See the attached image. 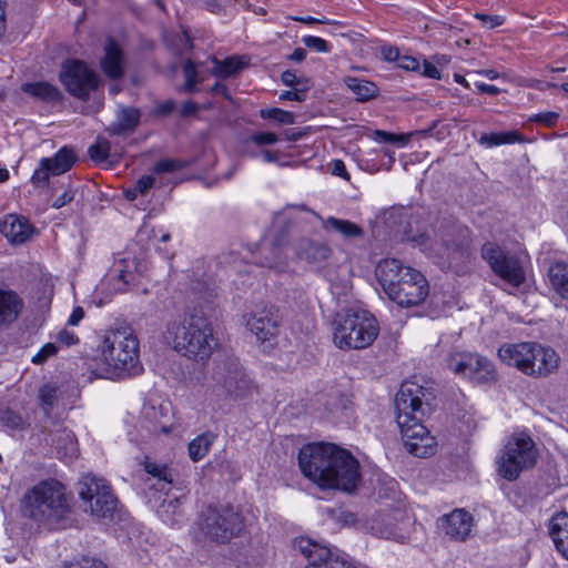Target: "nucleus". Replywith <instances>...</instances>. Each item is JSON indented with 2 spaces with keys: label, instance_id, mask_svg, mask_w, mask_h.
Masks as SVG:
<instances>
[{
  "label": "nucleus",
  "instance_id": "c756f323",
  "mask_svg": "<svg viewBox=\"0 0 568 568\" xmlns=\"http://www.w3.org/2000/svg\"><path fill=\"white\" fill-rule=\"evenodd\" d=\"M548 275L554 291L561 298L568 301V264L564 262L554 263L549 267Z\"/></svg>",
  "mask_w": 568,
  "mask_h": 568
},
{
  "label": "nucleus",
  "instance_id": "393cba45",
  "mask_svg": "<svg viewBox=\"0 0 568 568\" xmlns=\"http://www.w3.org/2000/svg\"><path fill=\"white\" fill-rule=\"evenodd\" d=\"M140 111L135 108H121L116 119L110 125V132L114 135H122L135 131L140 122Z\"/></svg>",
  "mask_w": 568,
  "mask_h": 568
},
{
  "label": "nucleus",
  "instance_id": "e433bc0d",
  "mask_svg": "<svg viewBox=\"0 0 568 568\" xmlns=\"http://www.w3.org/2000/svg\"><path fill=\"white\" fill-rule=\"evenodd\" d=\"M374 140L381 143L396 144L398 146H404L408 143L412 133L409 134H395L392 132L375 130L373 133Z\"/></svg>",
  "mask_w": 568,
  "mask_h": 568
},
{
  "label": "nucleus",
  "instance_id": "052dcab7",
  "mask_svg": "<svg viewBox=\"0 0 568 568\" xmlns=\"http://www.w3.org/2000/svg\"><path fill=\"white\" fill-rule=\"evenodd\" d=\"M332 173L334 175H336V176H341V178L346 179V180L349 179V176L347 174V171H346L345 163L342 160H334L333 161Z\"/></svg>",
  "mask_w": 568,
  "mask_h": 568
},
{
  "label": "nucleus",
  "instance_id": "338daca9",
  "mask_svg": "<svg viewBox=\"0 0 568 568\" xmlns=\"http://www.w3.org/2000/svg\"><path fill=\"white\" fill-rule=\"evenodd\" d=\"M143 414L149 417L151 422L153 420L154 423L162 425V423L156 419V416L160 414V412L154 406H144Z\"/></svg>",
  "mask_w": 568,
  "mask_h": 568
},
{
  "label": "nucleus",
  "instance_id": "680f3d73",
  "mask_svg": "<svg viewBox=\"0 0 568 568\" xmlns=\"http://www.w3.org/2000/svg\"><path fill=\"white\" fill-rule=\"evenodd\" d=\"M61 568H91L88 564H85V556L74 558L70 561L63 562Z\"/></svg>",
  "mask_w": 568,
  "mask_h": 568
},
{
  "label": "nucleus",
  "instance_id": "37998d69",
  "mask_svg": "<svg viewBox=\"0 0 568 568\" xmlns=\"http://www.w3.org/2000/svg\"><path fill=\"white\" fill-rule=\"evenodd\" d=\"M278 135L274 132L260 131L250 136V141L256 146L272 145L278 142Z\"/></svg>",
  "mask_w": 568,
  "mask_h": 568
},
{
  "label": "nucleus",
  "instance_id": "79ce46f5",
  "mask_svg": "<svg viewBox=\"0 0 568 568\" xmlns=\"http://www.w3.org/2000/svg\"><path fill=\"white\" fill-rule=\"evenodd\" d=\"M183 73H184V78H185V84H184L185 91L194 92L196 90L197 71H196L195 64L191 60H187L184 63Z\"/></svg>",
  "mask_w": 568,
  "mask_h": 568
},
{
  "label": "nucleus",
  "instance_id": "603ef678",
  "mask_svg": "<svg viewBox=\"0 0 568 568\" xmlns=\"http://www.w3.org/2000/svg\"><path fill=\"white\" fill-rule=\"evenodd\" d=\"M288 19L304 24H342L341 22L337 21H331L328 19H317L314 17L290 16Z\"/></svg>",
  "mask_w": 568,
  "mask_h": 568
},
{
  "label": "nucleus",
  "instance_id": "13d9d810",
  "mask_svg": "<svg viewBox=\"0 0 568 568\" xmlns=\"http://www.w3.org/2000/svg\"><path fill=\"white\" fill-rule=\"evenodd\" d=\"M84 310L81 306H75L70 314L67 324L70 326H77L84 318Z\"/></svg>",
  "mask_w": 568,
  "mask_h": 568
},
{
  "label": "nucleus",
  "instance_id": "7ed1b4c3",
  "mask_svg": "<svg viewBox=\"0 0 568 568\" xmlns=\"http://www.w3.org/2000/svg\"><path fill=\"white\" fill-rule=\"evenodd\" d=\"M105 376L124 378L143 372L140 359V343L130 327L106 329L99 345Z\"/></svg>",
  "mask_w": 568,
  "mask_h": 568
},
{
  "label": "nucleus",
  "instance_id": "3c124183",
  "mask_svg": "<svg viewBox=\"0 0 568 568\" xmlns=\"http://www.w3.org/2000/svg\"><path fill=\"white\" fill-rule=\"evenodd\" d=\"M155 178L152 175H143L141 176L135 185V190L140 192L141 195H145L154 185Z\"/></svg>",
  "mask_w": 568,
  "mask_h": 568
},
{
  "label": "nucleus",
  "instance_id": "f704fd0d",
  "mask_svg": "<svg viewBox=\"0 0 568 568\" xmlns=\"http://www.w3.org/2000/svg\"><path fill=\"white\" fill-rule=\"evenodd\" d=\"M258 115L261 119L272 120L278 125H291L295 123L294 113L278 108L261 109Z\"/></svg>",
  "mask_w": 568,
  "mask_h": 568
},
{
  "label": "nucleus",
  "instance_id": "a878e982",
  "mask_svg": "<svg viewBox=\"0 0 568 568\" xmlns=\"http://www.w3.org/2000/svg\"><path fill=\"white\" fill-rule=\"evenodd\" d=\"M21 307L22 301L14 292L0 290V326L12 323Z\"/></svg>",
  "mask_w": 568,
  "mask_h": 568
},
{
  "label": "nucleus",
  "instance_id": "58836bf2",
  "mask_svg": "<svg viewBox=\"0 0 568 568\" xmlns=\"http://www.w3.org/2000/svg\"><path fill=\"white\" fill-rule=\"evenodd\" d=\"M145 470L153 477L158 478L159 485L161 486L160 489H164L165 486H169L172 483L171 473L164 466L148 462L145 464Z\"/></svg>",
  "mask_w": 568,
  "mask_h": 568
},
{
  "label": "nucleus",
  "instance_id": "f3484780",
  "mask_svg": "<svg viewBox=\"0 0 568 568\" xmlns=\"http://www.w3.org/2000/svg\"><path fill=\"white\" fill-rule=\"evenodd\" d=\"M77 161L72 149L61 148L55 154L42 158L33 171L30 182L36 189H44L50 184L52 176L68 172Z\"/></svg>",
  "mask_w": 568,
  "mask_h": 568
},
{
  "label": "nucleus",
  "instance_id": "0e129e2a",
  "mask_svg": "<svg viewBox=\"0 0 568 568\" xmlns=\"http://www.w3.org/2000/svg\"><path fill=\"white\" fill-rule=\"evenodd\" d=\"M476 87L479 92L487 93L489 95H497L500 92V90L497 87L491 85V84H486L483 82L476 83Z\"/></svg>",
  "mask_w": 568,
  "mask_h": 568
},
{
  "label": "nucleus",
  "instance_id": "c85d7f7f",
  "mask_svg": "<svg viewBox=\"0 0 568 568\" xmlns=\"http://www.w3.org/2000/svg\"><path fill=\"white\" fill-rule=\"evenodd\" d=\"M345 85L355 94L356 100L366 102L376 98L379 93L378 87L368 80L359 79L356 77H345Z\"/></svg>",
  "mask_w": 568,
  "mask_h": 568
},
{
  "label": "nucleus",
  "instance_id": "6e6552de",
  "mask_svg": "<svg viewBox=\"0 0 568 568\" xmlns=\"http://www.w3.org/2000/svg\"><path fill=\"white\" fill-rule=\"evenodd\" d=\"M436 397L433 384L404 381L395 399L397 426H423L436 406Z\"/></svg>",
  "mask_w": 568,
  "mask_h": 568
},
{
  "label": "nucleus",
  "instance_id": "ea45409f",
  "mask_svg": "<svg viewBox=\"0 0 568 568\" xmlns=\"http://www.w3.org/2000/svg\"><path fill=\"white\" fill-rule=\"evenodd\" d=\"M186 166L187 163L185 161L176 159H163L155 163V165L153 166V172L159 174L170 173L183 170Z\"/></svg>",
  "mask_w": 568,
  "mask_h": 568
},
{
  "label": "nucleus",
  "instance_id": "a18cd8bd",
  "mask_svg": "<svg viewBox=\"0 0 568 568\" xmlns=\"http://www.w3.org/2000/svg\"><path fill=\"white\" fill-rule=\"evenodd\" d=\"M308 89H310V82H308V80H305V85H303L301 88H297V89H294V90L283 91L280 94V100L281 101L303 102L305 100V98H306L305 92Z\"/></svg>",
  "mask_w": 568,
  "mask_h": 568
},
{
  "label": "nucleus",
  "instance_id": "dca6fc26",
  "mask_svg": "<svg viewBox=\"0 0 568 568\" xmlns=\"http://www.w3.org/2000/svg\"><path fill=\"white\" fill-rule=\"evenodd\" d=\"M247 329L260 343L273 342L281 328L282 317L275 306H256L243 316Z\"/></svg>",
  "mask_w": 568,
  "mask_h": 568
},
{
  "label": "nucleus",
  "instance_id": "2eb2a0df",
  "mask_svg": "<svg viewBox=\"0 0 568 568\" xmlns=\"http://www.w3.org/2000/svg\"><path fill=\"white\" fill-rule=\"evenodd\" d=\"M481 256L494 273L513 288L517 290L525 282L526 274L519 258L507 254L498 245L486 243Z\"/></svg>",
  "mask_w": 568,
  "mask_h": 568
},
{
  "label": "nucleus",
  "instance_id": "39448f33",
  "mask_svg": "<svg viewBox=\"0 0 568 568\" xmlns=\"http://www.w3.org/2000/svg\"><path fill=\"white\" fill-rule=\"evenodd\" d=\"M204 386L212 402L243 399L254 389L240 359L233 355H219L213 359Z\"/></svg>",
  "mask_w": 568,
  "mask_h": 568
},
{
  "label": "nucleus",
  "instance_id": "a211bd4d",
  "mask_svg": "<svg viewBox=\"0 0 568 568\" xmlns=\"http://www.w3.org/2000/svg\"><path fill=\"white\" fill-rule=\"evenodd\" d=\"M295 548L306 558L304 568H345L348 561L334 555L329 548L308 538H298Z\"/></svg>",
  "mask_w": 568,
  "mask_h": 568
},
{
  "label": "nucleus",
  "instance_id": "72a5a7b5",
  "mask_svg": "<svg viewBox=\"0 0 568 568\" xmlns=\"http://www.w3.org/2000/svg\"><path fill=\"white\" fill-rule=\"evenodd\" d=\"M213 440L214 435L211 432H206L194 438L189 445L191 459L194 462L202 459L207 454Z\"/></svg>",
  "mask_w": 568,
  "mask_h": 568
},
{
  "label": "nucleus",
  "instance_id": "774afa93",
  "mask_svg": "<svg viewBox=\"0 0 568 568\" xmlns=\"http://www.w3.org/2000/svg\"><path fill=\"white\" fill-rule=\"evenodd\" d=\"M262 156L265 162L276 163L280 160V153L277 151L264 150Z\"/></svg>",
  "mask_w": 568,
  "mask_h": 568
},
{
  "label": "nucleus",
  "instance_id": "2f4dec72",
  "mask_svg": "<svg viewBox=\"0 0 568 568\" xmlns=\"http://www.w3.org/2000/svg\"><path fill=\"white\" fill-rule=\"evenodd\" d=\"M213 63L212 73L219 78L231 77L245 67V62L236 57L226 58L223 61L214 59Z\"/></svg>",
  "mask_w": 568,
  "mask_h": 568
},
{
  "label": "nucleus",
  "instance_id": "bf43d9fd",
  "mask_svg": "<svg viewBox=\"0 0 568 568\" xmlns=\"http://www.w3.org/2000/svg\"><path fill=\"white\" fill-rule=\"evenodd\" d=\"M179 504H180V499L178 497L165 498L161 505V511L162 513L172 511L174 514L176 511Z\"/></svg>",
  "mask_w": 568,
  "mask_h": 568
},
{
  "label": "nucleus",
  "instance_id": "69168bd1",
  "mask_svg": "<svg viewBox=\"0 0 568 568\" xmlns=\"http://www.w3.org/2000/svg\"><path fill=\"white\" fill-rule=\"evenodd\" d=\"M413 242H415L418 246L423 248V251H426L429 248L428 242L430 241V237L426 233H422L417 236H414L412 239Z\"/></svg>",
  "mask_w": 568,
  "mask_h": 568
},
{
  "label": "nucleus",
  "instance_id": "4c0bfd02",
  "mask_svg": "<svg viewBox=\"0 0 568 568\" xmlns=\"http://www.w3.org/2000/svg\"><path fill=\"white\" fill-rule=\"evenodd\" d=\"M110 151V142L104 139H98L97 142L89 148L88 154L92 161L101 163L108 160Z\"/></svg>",
  "mask_w": 568,
  "mask_h": 568
},
{
  "label": "nucleus",
  "instance_id": "e2e57ef3",
  "mask_svg": "<svg viewBox=\"0 0 568 568\" xmlns=\"http://www.w3.org/2000/svg\"><path fill=\"white\" fill-rule=\"evenodd\" d=\"M173 110H174V102L165 101L156 106L155 114L164 116V115L170 114Z\"/></svg>",
  "mask_w": 568,
  "mask_h": 568
},
{
  "label": "nucleus",
  "instance_id": "412c9836",
  "mask_svg": "<svg viewBox=\"0 0 568 568\" xmlns=\"http://www.w3.org/2000/svg\"><path fill=\"white\" fill-rule=\"evenodd\" d=\"M0 232L12 244H22L30 240L34 227L28 219L10 214L0 223Z\"/></svg>",
  "mask_w": 568,
  "mask_h": 568
},
{
  "label": "nucleus",
  "instance_id": "aec40b11",
  "mask_svg": "<svg viewBox=\"0 0 568 568\" xmlns=\"http://www.w3.org/2000/svg\"><path fill=\"white\" fill-rule=\"evenodd\" d=\"M474 518L470 513L457 508L440 518V527L449 538L463 541L471 531Z\"/></svg>",
  "mask_w": 568,
  "mask_h": 568
},
{
  "label": "nucleus",
  "instance_id": "0eeeda50",
  "mask_svg": "<svg viewBox=\"0 0 568 568\" xmlns=\"http://www.w3.org/2000/svg\"><path fill=\"white\" fill-rule=\"evenodd\" d=\"M499 359L534 378H545L559 365L558 354L536 342L505 343L498 349Z\"/></svg>",
  "mask_w": 568,
  "mask_h": 568
},
{
  "label": "nucleus",
  "instance_id": "20e7f679",
  "mask_svg": "<svg viewBox=\"0 0 568 568\" xmlns=\"http://www.w3.org/2000/svg\"><path fill=\"white\" fill-rule=\"evenodd\" d=\"M377 281L386 295L403 307L418 305L428 295L426 277L396 258H385L376 267Z\"/></svg>",
  "mask_w": 568,
  "mask_h": 568
},
{
  "label": "nucleus",
  "instance_id": "49530a36",
  "mask_svg": "<svg viewBox=\"0 0 568 568\" xmlns=\"http://www.w3.org/2000/svg\"><path fill=\"white\" fill-rule=\"evenodd\" d=\"M55 341L63 346H72L79 344V336L68 328H63L55 334Z\"/></svg>",
  "mask_w": 568,
  "mask_h": 568
},
{
  "label": "nucleus",
  "instance_id": "4d7b16f0",
  "mask_svg": "<svg viewBox=\"0 0 568 568\" xmlns=\"http://www.w3.org/2000/svg\"><path fill=\"white\" fill-rule=\"evenodd\" d=\"M422 74L429 79L439 80L442 78L439 70L427 60H424Z\"/></svg>",
  "mask_w": 568,
  "mask_h": 568
},
{
  "label": "nucleus",
  "instance_id": "bb28decb",
  "mask_svg": "<svg viewBox=\"0 0 568 568\" xmlns=\"http://www.w3.org/2000/svg\"><path fill=\"white\" fill-rule=\"evenodd\" d=\"M21 90L44 102H59L62 99L61 91L55 85L45 81L23 83Z\"/></svg>",
  "mask_w": 568,
  "mask_h": 568
},
{
  "label": "nucleus",
  "instance_id": "5701e85b",
  "mask_svg": "<svg viewBox=\"0 0 568 568\" xmlns=\"http://www.w3.org/2000/svg\"><path fill=\"white\" fill-rule=\"evenodd\" d=\"M332 254L333 250L328 244L315 241L303 242L298 250L301 258L318 266L324 265Z\"/></svg>",
  "mask_w": 568,
  "mask_h": 568
},
{
  "label": "nucleus",
  "instance_id": "de8ad7c7",
  "mask_svg": "<svg viewBox=\"0 0 568 568\" xmlns=\"http://www.w3.org/2000/svg\"><path fill=\"white\" fill-rule=\"evenodd\" d=\"M558 119H559V114L557 112L547 111V112H542V113H538V114L534 115L530 120L535 121L537 123H541L548 128H551L556 124Z\"/></svg>",
  "mask_w": 568,
  "mask_h": 568
},
{
  "label": "nucleus",
  "instance_id": "4be33fe9",
  "mask_svg": "<svg viewBox=\"0 0 568 568\" xmlns=\"http://www.w3.org/2000/svg\"><path fill=\"white\" fill-rule=\"evenodd\" d=\"M123 51L118 43L109 39L104 45V57L101 60V69L111 79H120L124 74Z\"/></svg>",
  "mask_w": 568,
  "mask_h": 568
},
{
  "label": "nucleus",
  "instance_id": "f03ea898",
  "mask_svg": "<svg viewBox=\"0 0 568 568\" xmlns=\"http://www.w3.org/2000/svg\"><path fill=\"white\" fill-rule=\"evenodd\" d=\"M164 338L178 353L194 361H206L216 346L212 325L201 313H185L169 321Z\"/></svg>",
  "mask_w": 568,
  "mask_h": 568
},
{
  "label": "nucleus",
  "instance_id": "6e6d98bb",
  "mask_svg": "<svg viewBox=\"0 0 568 568\" xmlns=\"http://www.w3.org/2000/svg\"><path fill=\"white\" fill-rule=\"evenodd\" d=\"M74 199V192L71 190V189H68L65 190L60 196H58L53 203H52V207L54 209H61L63 207L64 205L69 204L70 202H72Z\"/></svg>",
  "mask_w": 568,
  "mask_h": 568
},
{
  "label": "nucleus",
  "instance_id": "4468645a",
  "mask_svg": "<svg viewBox=\"0 0 568 568\" xmlns=\"http://www.w3.org/2000/svg\"><path fill=\"white\" fill-rule=\"evenodd\" d=\"M446 366L454 374L467 377L478 384H486L496 379L494 364L486 357L468 352L450 353Z\"/></svg>",
  "mask_w": 568,
  "mask_h": 568
},
{
  "label": "nucleus",
  "instance_id": "cd10ccee",
  "mask_svg": "<svg viewBox=\"0 0 568 568\" xmlns=\"http://www.w3.org/2000/svg\"><path fill=\"white\" fill-rule=\"evenodd\" d=\"M412 521L408 517L400 516L396 524L390 520L385 523L382 527L376 528V532L379 537L386 539H393L398 542H404L409 539Z\"/></svg>",
  "mask_w": 568,
  "mask_h": 568
},
{
  "label": "nucleus",
  "instance_id": "c9c22d12",
  "mask_svg": "<svg viewBox=\"0 0 568 568\" xmlns=\"http://www.w3.org/2000/svg\"><path fill=\"white\" fill-rule=\"evenodd\" d=\"M58 390L53 384H45L39 390L40 405L47 415L58 403Z\"/></svg>",
  "mask_w": 568,
  "mask_h": 568
},
{
  "label": "nucleus",
  "instance_id": "7c9ffc66",
  "mask_svg": "<svg viewBox=\"0 0 568 568\" xmlns=\"http://www.w3.org/2000/svg\"><path fill=\"white\" fill-rule=\"evenodd\" d=\"M323 227L325 230H334L345 239H359L363 237V229L348 220H342L334 216H329L323 221Z\"/></svg>",
  "mask_w": 568,
  "mask_h": 568
},
{
  "label": "nucleus",
  "instance_id": "5fc2aeb1",
  "mask_svg": "<svg viewBox=\"0 0 568 568\" xmlns=\"http://www.w3.org/2000/svg\"><path fill=\"white\" fill-rule=\"evenodd\" d=\"M381 54L385 61L394 62L399 60L400 53L397 47L383 45L381 48Z\"/></svg>",
  "mask_w": 568,
  "mask_h": 568
},
{
  "label": "nucleus",
  "instance_id": "6ab92c4d",
  "mask_svg": "<svg viewBox=\"0 0 568 568\" xmlns=\"http://www.w3.org/2000/svg\"><path fill=\"white\" fill-rule=\"evenodd\" d=\"M400 430L404 446L409 454L420 458L435 454L437 439L429 428H400Z\"/></svg>",
  "mask_w": 568,
  "mask_h": 568
},
{
  "label": "nucleus",
  "instance_id": "c03bdc74",
  "mask_svg": "<svg viewBox=\"0 0 568 568\" xmlns=\"http://www.w3.org/2000/svg\"><path fill=\"white\" fill-rule=\"evenodd\" d=\"M59 348L54 343H47L40 351L32 357L31 362L34 365H41L47 362L50 357L57 355Z\"/></svg>",
  "mask_w": 568,
  "mask_h": 568
},
{
  "label": "nucleus",
  "instance_id": "423d86ee",
  "mask_svg": "<svg viewBox=\"0 0 568 568\" xmlns=\"http://www.w3.org/2000/svg\"><path fill=\"white\" fill-rule=\"evenodd\" d=\"M23 515L39 524L53 526L70 513L65 487L58 480H42L22 498Z\"/></svg>",
  "mask_w": 568,
  "mask_h": 568
},
{
  "label": "nucleus",
  "instance_id": "a19ab883",
  "mask_svg": "<svg viewBox=\"0 0 568 568\" xmlns=\"http://www.w3.org/2000/svg\"><path fill=\"white\" fill-rule=\"evenodd\" d=\"M302 41L306 48L316 52L328 53L332 50V45L325 39L320 37L305 36Z\"/></svg>",
  "mask_w": 568,
  "mask_h": 568
},
{
  "label": "nucleus",
  "instance_id": "9d476101",
  "mask_svg": "<svg viewBox=\"0 0 568 568\" xmlns=\"http://www.w3.org/2000/svg\"><path fill=\"white\" fill-rule=\"evenodd\" d=\"M538 450L535 442L524 432L515 433L508 437L496 456L497 473L511 481L520 473L535 466Z\"/></svg>",
  "mask_w": 568,
  "mask_h": 568
},
{
  "label": "nucleus",
  "instance_id": "1a4fd4ad",
  "mask_svg": "<svg viewBox=\"0 0 568 568\" xmlns=\"http://www.w3.org/2000/svg\"><path fill=\"white\" fill-rule=\"evenodd\" d=\"M376 318L364 310H349L335 321L333 341L339 349H362L376 339Z\"/></svg>",
  "mask_w": 568,
  "mask_h": 568
},
{
  "label": "nucleus",
  "instance_id": "8fccbe9b",
  "mask_svg": "<svg viewBox=\"0 0 568 568\" xmlns=\"http://www.w3.org/2000/svg\"><path fill=\"white\" fill-rule=\"evenodd\" d=\"M398 67L406 71H418L420 69L419 60L410 55H400Z\"/></svg>",
  "mask_w": 568,
  "mask_h": 568
},
{
  "label": "nucleus",
  "instance_id": "f8f14e48",
  "mask_svg": "<svg viewBox=\"0 0 568 568\" xmlns=\"http://www.w3.org/2000/svg\"><path fill=\"white\" fill-rule=\"evenodd\" d=\"M199 526L207 538L225 542L239 535L243 528V523L233 507L210 506L202 511Z\"/></svg>",
  "mask_w": 568,
  "mask_h": 568
},
{
  "label": "nucleus",
  "instance_id": "b1692460",
  "mask_svg": "<svg viewBox=\"0 0 568 568\" xmlns=\"http://www.w3.org/2000/svg\"><path fill=\"white\" fill-rule=\"evenodd\" d=\"M549 534L557 550L568 559V514L559 513L550 521Z\"/></svg>",
  "mask_w": 568,
  "mask_h": 568
},
{
  "label": "nucleus",
  "instance_id": "9b49d317",
  "mask_svg": "<svg viewBox=\"0 0 568 568\" xmlns=\"http://www.w3.org/2000/svg\"><path fill=\"white\" fill-rule=\"evenodd\" d=\"M78 494L84 511L95 518L111 517L116 507V498L111 486L103 478L84 475L78 483Z\"/></svg>",
  "mask_w": 568,
  "mask_h": 568
},
{
  "label": "nucleus",
  "instance_id": "864d4df0",
  "mask_svg": "<svg viewBox=\"0 0 568 568\" xmlns=\"http://www.w3.org/2000/svg\"><path fill=\"white\" fill-rule=\"evenodd\" d=\"M281 80L287 87H303L306 79H300L294 71L286 70L282 73Z\"/></svg>",
  "mask_w": 568,
  "mask_h": 568
},
{
  "label": "nucleus",
  "instance_id": "09e8293b",
  "mask_svg": "<svg viewBox=\"0 0 568 568\" xmlns=\"http://www.w3.org/2000/svg\"><path fill=\"white\" fill-rule=\"evenodd\" d=\"M475 18L480 20L485 26L489 28H496L504 23L505 18L497 14L476 13Z\"/></svg>",
  "mask_w": 568,
  "mask_h": 568
},
{
  "label": "nucleus",
  "instance_id": "f257e3e1",
  "mask_svg": "<svg viewBox=\"0 0 568 568\" xmlns=\"http://www.w3.org/2000/svg\"><path fill=\"white\" fill-rule=\"evenodd\" d=\"M302 474L321 489L351 493L361 481L359 463L348 452L332 443H311L298 453Z\"/></svg>",
  "mask_w": 568,
  "mask_h": 568
},
{
  "label": "nucleus",
  "instance_id": "473e14b6",
  "mask_svg": "<svg viewBox=\"0 0 568 568\" xmlns=\"http://www.w3.org/2000/svg\"><path fill=\"white\" fill-rule=\"evenodd\" d=\"M520 134L517 131L485 133L480 136L481 145L491 148L501 144H510L520 141Z\"/></svg>",
  "mask_w": 568,
  "mask_h": 568
},
{
  "label": "nucleus",
  "instance_id": "ddd939ff",
  "mask_svg": "<svg viewBox=\"0 0 568 568\" xmlns=\"http://www.w3.org/2000/svg\"><path fill=\"white\" fill-rule=\"evenodd\" d=\"M61 83L73 97L87 101L99 87V75L80 60L69 59L62 63L59 74Z\"/></svg>",
  "mask_w": 568,
  "mask_h": 568
}]
</instances>
